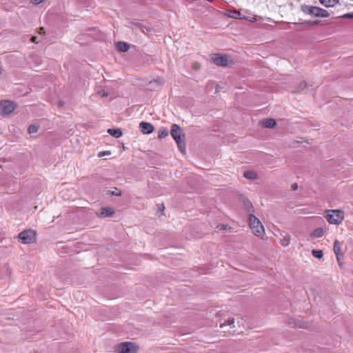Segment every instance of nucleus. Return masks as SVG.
Returning a JSON list of instances; mask_svg holds the SVG:
<instances>
[{"label": "nucleus", "mask_w": 353, "mask_h": 353, "mask_svg": "<svg viewBox=\"0 0 353 353\" xmlns=\"http://www.w3.org/2000/svg\"><path fill=\"white\" fill-rule=\"evenodd\" d=\"M171 135L177 143L179 150L182 153L185 152V135L181 127L177 124H173L171 127Z\"/></svg>", "instance_id": "f257e3e1"}, {"label": "nucleus", "mask_w": 353, "mask_h": 353, "mask_svg": "<svg viewBox=\"0 0 353 353\" xmlns=\"http://www.w3.org/2000/svg\"><path fill=\"white\" fill-rule=\"evenodd\" d=\"M326 213V219L330 224L339 225L344 219V212L340 210H329Z\"/></svg>", "instance_id": "f03ea898"}, {"label": "nucleus", "mask_w": 353, "mask_h": 353, "mask_svg": "<svg viewBox=\"0 0 353 353\" xmlns=\"http://www.w3.org/2000/svg\"><path fill=\"white\" fill-rule=\"evenodd\" d=\"M250 227L252 232L258 236H261L265 234V230L261 221L254 215L250 214L249 217Z\"/></svg>", "instance_id": "7ed1b4c3"}, {"label": "nucleus", "mask_w": 353, "mask_h": 353, "mask_svg": "<svg viewBox=\"0 0 353 353\" xmlns=\"http://www.w3.org/2000/svg\"><path fill=\"white\" fill-rule=\"evenodd\" d=\"M114 350L117 353H137L139 346L134 343L123 342L117 344Z\"/></svg>", "instance_id": "20e7f679"}, {"label": "nucleus", "mask_w": 353, "mask_h": 353, "mask_svg": "<svg viewBox=\"0 0 353 353\" xmlns=\"http://www.w3.org/2000/svg\"><path fill=\"white\" fill-rule=\"evenodd\" d=\"M19 239L24 244L33 243L36 239V233L32 230H26L19 233Z\"/></svg>", "instance_id": "39448f33"}, {"label": "nucleus", "mask_w": 353, "mask_h": 353, "mask_svg": "<svg viewBox=\"0 0 353 353\" xmlns=\"http://www.w3.org/2000/svg\"><path fill=\"white\" fill-rule=\"evenodd\" d=\"M16 108V104L11 101H3L0 103V111L3 115L10 114Z\"/></svg>", "instance_id": "423d86ee"}, {"label": "nucleus", "mask_w": 353, "mask_h": 353, "mask_svg": "<svg viewBox=\"0 0 353 353\" xmlns=\"http://www.w3.org/2000/svg\"><path fill=\"white\" fill-rule=\"evenodd\" d=\"M212 59L216 65L221 66H227L231 62V61L229 60L228 56L221 55L220 54H213Z\"/></svg>", "instance_id": "0eeeda50"}, {"label": "nucleus", "mask_w": 353, "mask_h": 353, "mask_svg": "<svg viewBox=\"0 0 353 353\" xmlns=\"http://www.w3.org/2000/svg\"><path fill=\"white\" fill-rule=\"evenodd\" d=\"M318 7L310 6V5H302L301 6V10L305 14L316 17Z\"/></svg>", "instance_id": "6e6552de"}, {"label": "nucleus", "mask_w": 353, "mask_h": 353, "mask_svg": "<svg viewBox=\"0 0 353 353\" xmlns=\"http://www.w3.org/2000/svg\"><path fill=\"white\" fill-rule=\"evenodd\" d=\"M334 252L336 256V260L339 262L343 259L344 254L342 252L341 243L338 240H335L334 243Z\"/></svg>", "instance_id": "1a4fd4ad"}, {"label": "nucleus", "mask_w": 353, "mask_h": 353, "mask_svg": "<svg viewBox=\"0 0 353 353\" xmlns=\"http://www.w3.org/2000/svg\"><path fill=\"white\" fill-rule=\"evenodd\" d=\"M139 128L143 134H150L154 130V127L150 123L148 122H141L139 123Z\"/></svg>", "instance_id": "9d476101"}, {"label": "nucleus", "mask_w": 353, "mask_h": 353, "mask_svg": "<svg viewBox=\"0 0 353 353\" xmlns=\"http://www.w3.org/2000/svg\"><path fill=\"white\" fill-rule=\"evenodd\" d=\"M114 211L112 208H102L100 210L99 215L102 217H107L112 216L114 214Z\"/></svg>", "instance_id": "9b49d317"}, {"label": "nucleus", "mask_w": 353, "mask_h": 353, "mask_svg": "<svg viewBox=\"0 0 353 353\" xmlns=\"http://www.w3.org/2000/svg\"><path fill=\"white\" fill-rule=\"evenodd\" d=\"M319 2L325 7H334L339 3V0H319Z\"/></svg>", "instance_id": "f8f14e48"}, {"label": "nucleus", "mask_w": 353, "mask_h": 353, "mask_svg": "<svg viewBox=\"0 0 353 353\" xmlns=\"http://www.w3.org/2000/svg\"><path fill=\"white\" fill-rule=\"evenodd\" d=\"M244 177L248 179H256L258 178V174L256 172L252 170H247L243 173Z\"/></svg>", "instance_id": "ddd939ff"}, {"label": "nucleus", "mask_w": 353, "mask_h": 353, "mask_svg": "<svg viewBox=\"0 0 353 353\" xmlns=\"http://www.w3.org/2000/svg\"><path fill=\"white\" fill-rule=\"evenodd\" d=\"M117 48L120 52H125L129 50L130 46L127 43L119 41L117 43Z\"/></svg>", "instance_id": "4468645a"}, {"label": "nucleus", "mask_w": 353, "mask_h": 353, "mask_svg": "<svg viewBox=\"0 0 353 353\" xmlns=\"http://www.w3.org/2000/svg\"><path fill=\"white\" fill-rule=\"evenodd\" d=\"M108 133L115 138H119L122 135V131L119 129H108Z\"/></svg>", "instance_id": "2eb2a0df"}, {"label": "nucleus", "mask_w": 353, "mask_h": 353, "mask_svg": "<svg viewBox=\"0 0 353 353\" xmlns=\"http://www.w3.org/2000/svg\"><path fill=\"white\" fill-rule=\"evenodd\" d=\"M276 124V121L273 119H266L263 121V125L265 128H273Z\"/></svg>", "instance_id": "dca6fc26"}, {"label": "nucleus", "mask_w": 353, "mask_h": 353, "mask_svg": "<svg viewBox=\"0 0 353 353\" xmlns=\"http://www.w3.org/2000/svg\"><path fill=\"white\" fill-rule=\"evenodd\" d=\"M280 243L283 247L288 246L290 243V236L285 233L283 238L280 240Z\"/></svg>", "instance_id": "f3484780"}, {"label": "nucleus", "mask_w": 353, "mask_h": 353, "mask_svg": "<svg viewBox=\"0 0 353 353\" xmlns=\"http://www.w3.org/2000/svg\"><path fill=\"white\" fill-rule=\"evenodd\" d=\"M316 14L317 17H328L330 16V14L327 10L319 7Z\"/></svg>", "instance_id": "a211bd4d"}, {"label": "nucleus", "mask_w": 353, "mask_h": 353, "mask_svg": "<svg viewBox=\"0 0 353 353\" xmlns=\"http://www.w3.org/2000/svg\"><path fill=\"white\" fill-rule=\"evenodd\" d=\"M316 14L317 17H328L330 16V14L327 10L319 7Z\"/></svg>", "instance_id": "6ab92c4d"}, {"label": "nucleus", "mask_w": 353, "mask_h": 353, "mask_svg": "<svg viewBox=\"0 0 353 353\" xmlns=\"http://www.w3.org/2000/svg\"><path fill=\"white\" fill-rule=\"evenodd\" d=\"M323 229L322 228H318L315 229L311 234V236L313 238L321 237L323 234Z\"/></svg>", "instance_id": "aec40b11"}, {"label": "nucleus", "mask_w": 353, "mask_h": 353, "mask_svg": "<svg viewBox=\"0 0 353 353\" xmlns=\"http://www.w3.org/2000/svg\"><path fill=\"white\" fill-rule=\"evenodd\" d=\"M225 325H229L231 327L234 328L235 327L234 319L233 318L227 319L226 321H224L223 323L221 324L220 327H223Z\"/></svg>", "instance_id": "412c9836"}, {"label": "nucleus", "mask_w": 353, "mask_h": 353, "mask_svg": "<svg viewBox=\"0 0 353 353\" xmlns=\"http://www.w3.org/2000/svg\"><path fill=\"white\" fill-rule=\"evenodd\" d=\"M312 255L319 259H321L323 256V251L321 250H312Z\"/></svg>", "instance_id": "4be33fe9"}, {"label": "nucleus", "mask_w": 353, "mask_h": 353, "mask_svg": "<svg viewBox=\"0 0 353 353\" xmlns=\"http://www.w3.org/2000/svg\"><path fill=\"white\" fill-rule=\"evenodd\" d=\"M39 127L36 125L32 124L29 125L28 131L30 134L36 133L38 131Z\"/></svg>", "instance_id": "5701e85b"}, {"label": "nucleus", "mask_w": 353, "mask_h": 353, "mask_svg": "<svg viewBox=\"0 0 353 353\" xmlns=\"http://www.w3.org/2000/svg\"><path fill=\"white\" fill-rule=\"evenodd\" d=\"M168 133L166 130H161L159 132V137L161 139L165 138L168 136Z\"/></svg>", "instance_id": "b1692460"}, {"label": "nucleus", "mask_w": 353, "mask_h": 353, "mask_svg": "<svg viewBox=\"0 0 353 353\" xmlns=\"http://www.w3.org/2000/svg\"><path fill=\"white\" fill-rule=\"evenodd\" d=\"M245 206L248 210L249 212H251V211L252 212L253 211L252 210V208H252V203L250 201H247L245 203Z\"/></svg>", "instance_id": "393cba45"}, {"label": "nucleus", "mask_w": 353, "mask_h": 353, "mask_svg": "<svg viewBox=\"0 0 353 353\" xmlns=\"http://www.w3.org/2000/svg\"><path fill=\"white\" fill-rule=\"evenodd\" d=\"M111 152L110 151H102L98 154V157H103L106 155H110Z\"/></svg>", "instance_id": "a878e982"}, {"label": "nucleus", "mask_w": 353, "mask_h": 353, "mask_svg": "<svg viewBox=\"0 0 353 353\" xmlns=\"http://www.w3.org/2000/svg\"><path fill=\"white\" fill-rule=\"evenodd\" d=\"M343 19H353V12L345 14L341 17Z\"/></svg>", "instance_id": "bb28decb"}, {"label": "nucleus", "mask_w": 353, "mask_h": 353, "mask_svg": "<svg viewBox=\"0 0 353 353\" xmlns=\"http://www.w3.org/2000/svg\"><path fill=\"white\" fill-rule=\"evenodd\" d=\"M241 13L239 11H234L232 14L231 15L232 17L237 19L240 17Z\"/></svg>", "instance_id": "cd10ccee"}, {"label": "nucleus", "mask_w": 353, "mask_h": 353, "mask_svg": "<svg viewBox=\"0 0 353 353\" xmlns=\"http://www.w3.org/2000/svg\"><path fill=\"white\" fill-rule=\"evenodd\" d=\"M30 1L33 4L39 5L41 3H43V1H45L46 0H30Z\"/></svg>", "instance_id": "c85d7f7f"}, {"label": "nucleus", "mask_w": 353, "mask_h": 353, "mask_svg": "<svg viewBox=\"0 0 353 353\" xmlns=\"http://www.w3.org/2000/svg\"><path fill=\"white\" fill-rule=\"evenodd\" d=\"M136 26L138 27L144 33H145L144 29L148 30V28H145L143 26H142V25H141L139 23L136 24Z\"/></svg>", "instance_id": "c756f323"}, {"label": "nucleus", "mask_w": 353, "mask_h": 353, "mask_svg": "<svg viewBox=\"0 0 353 353\" xmlns=\"http://www.w3.org/2000/svg\"><path fill=\"white\" fill-rule=\"evenodd\" d=\"M301 90L305 89L307 87V83L305 82H303L300 85Z\"/></svg>", "instance_id": "7c9ffc66"}, {"label": "nucleus", "mask_w": 353, "mask_h": 353, "mask_svg": "<svg viewBox=\"0 0 353 353\" xmlns=\"http://www.w3.org/2000/svg\"><path fill=\"white\" fill-rule=\"evenodd\" d=\"M39 33L40 34H44L46 33L44 28H41L39 29Z\"/></svg>", "instance_id": "2f4dec72"}, {"label": "nucleus", "mask_w": 353, "mask_h": 353, "mask_svg": "<svg viewBox=\"0 0 353 353\" xmlns=\"http://www.w3.org/2000/svg\"><path fill=\"white\" fill-rule=\"evenodd\" d=\"M100 94L101 95V97H107L108 96V93L105 92V91H102L100 92Z\"/></svg>", "instance_id": "473e14b6"}, {"label": "nucleus", "mask_w": 353, "mask_h": 353, "mask_svg": "<svg viewBox=\"0 0 353 353\" xmlns=\"http://www.w3.org/2000/svg\"><path fill=\"white\" fill-rule=\"evenodd\" d=\"M37 37H33L32 39H31V41L33 42V43H38L37 41Z\"/></svg>", "instance_id": "72a5a7b5"}, {"label": "nucleus", "mask_w": 353, "mask_h": 353, "mask_svg": "<svg viewBox=\"0 0 353 353\" xmlns=\"http://www.w3.org/2000/svg\"><path fill=\"white\" fill-rule=\"evenodd\" d=\"M296 188H297V185H293L294 189H296Z\"/></svg>", "instance_id": "f704fd0d"}, {"label": "nucleus", "mask_w": 353, "mask_h": 353, "mask_svg": "<svg viewBox=\"0 0 353 353\" xmlns=\"http://www.w3.org/2000/svg\"><path fill=\"white\" fill-rule=\"evenodd\" d=\"M296 188H297V185H293L294 189H296Z\"/></svg>", "instance_id": "c9c22d12"}]
</instances>
